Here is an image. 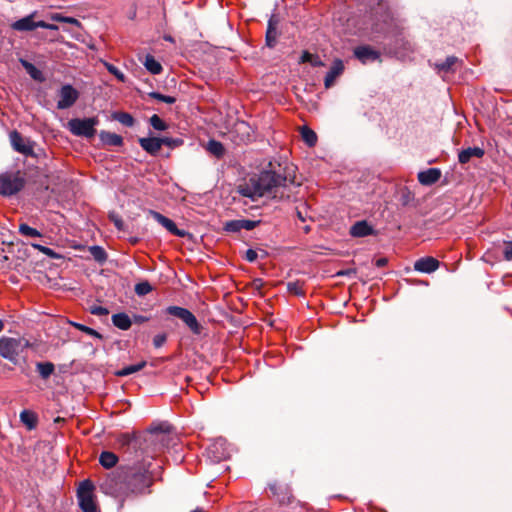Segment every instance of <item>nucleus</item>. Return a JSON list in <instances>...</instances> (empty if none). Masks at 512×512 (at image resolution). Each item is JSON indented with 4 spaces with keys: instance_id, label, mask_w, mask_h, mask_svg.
<instances>
[{
    "instance_id": "7c9ffc66",
    "label": "nucleus",
    "mask_w": 512,
    "mask_h": 512,
    "mask_svg": "<svg viewBox=\"0 0 512 512\" xmlns=\"http://www.w3.org/2000/svg\"><path fill=\"white\" fill-rule=\"evenodd\" d=\"M235 131L242 134L241 141L247 142L251 138V127L244 121L235 124Z\"/></svg>"
},
{
    "instance_id": "c03bdc74",
    "label": "nucleus",
    "mask_w": 512,
    "mask_h": 512,
    "mask_svg": "<svg viewBox=\"0 0 512 512\" xmlns=\"http://www.w3.org/2000/svg\"><path fill=\"white\" fill-rule=\"evenodd\" d=\"M106 69L113 74L120 82H125V75L116 66L108 62L104 63Z\"/></svg>"
},
{
    "instance_id": "4c0bfd02",
    "label": "nucleus",
    "mask_w": 512,
    "mask_h": 512,
    "mask_svg": "<svg viewBox=\"0 0 512 512\" xmlns=\"http://www.w3.org/2000/svg\"><path fill=\"white\" fill-rule=\"evenodd\" d=\"M150 125L158 131H165L168 125L156 114L152 115L149 119Z\"/></svg>"
},
{
    "instance_id": "ddd939ff",
    "label": "nucleus",
    "mask_w": 512,
    "mask_h": 512,
    "mask_svg": "<svg viewBox=\"0 0 512 512\" xmlns=\"http://www.w3.org/2000/svg\"><path fill=\"white\" fill-rule=\"evenodd\" d=\"M151 434L154 437L153 441L161 444L163 447H169L174 439L169 426L161 425L155 427L151 430Z\"/></svg>"
},
{
    "instance_id": "79ce46f5",
    "label": "nucleus",
    "mask_w": 512,
    "mask_h": 512,
    "mask_svg": "<svg viewBox=\"0 0 512 512\" xmlns=\"http://www.w3.org/2000/svg\"><path fill=\"white\" fill-rule=\"evenodd\" d=\"M162 145H165L169 148H176L183 145L184 141L181 138H171V137H162Z\"/></svg>"
},
{
    "instance_id": "6e6552de",
    "label": "nucleus",
    "mask_w": 512,
    "mask_h": 512,
    "mask_svg": "<svg viewBox=\"0 0 512 512\" xmlns=\"http://www.w3.org/2000/svg\"><path fill=\"white\" fill-rule=\"evenodd\" d=\"M166 312L169 315L175 316L179 319H181L189 328L190 330L195 333L199 334L201 331V326L198 323L196 317L191 313L188 309L182 308L179 306H169L166 309Z\"/></svg>"
},
{
    "instance_id": "864d4df0",
    "label": "nucleus",
    "mask_w": 512,
    "mask_h": 512,
    "mask_svg": "<svg viewBox=\"0 0 512 512\" xmlns=\"http://www.w3.org/2000/svg\"><path fill=\"white\" fill-rule=\"evenodd\" d=\"M503 255L505 260L512 261V241L505 242Z\"/></svg>"
},
{
    "instance_id": "09e8293b",
    "label": "nucleus",
    "mask_w": 512,
    "mask_h": 512,
    "mask_svg": "<svg viewBox=\"0 0 512 512\" xmlns=\"http://www.w3.org/2000/svg\"><path fill=\"white\" fill-rule=\"evenodd\" d=\"M288 291L295 295H302L303 289L299 282H289L287 285Z\"/></svg>"
},
{
    "instance_id": "6e6d98bb",
    "label": "nucleus",
    "mask_w": 512,
    "mask_h": 512,
    "mask_svg": "<svg viewBox=\"0 0 512 512\" xmlns=\"http://www.w3.org/2000/svg\"><path fill=\"white\" fill-rule=\"evenodd\" d=\"M92 313L95 314V315H107L108 314V310L105 308V307H102V306H98V307H95L92 309Z\"/></svg>"
},
{
    "instance_id": "72a5a7b5",
    "label": "nucleus",
    "mask_w": 512,
    "mask_h": 512,
    "mask_svg": "<svg viewBox=\"0 0 512 512\" xmlns=\"http://www.w3.org/2000/svg\"><path fill=\"white\" fill-rule=\"evenodd\" d=\"M113 118L126 127H132L134 125L133 116L127 112H117L113 115Z\"/></svg>"
},
{
    "instance_id": "bb28decb",
    "label": "nucleus",
    "mask_w": 512,
    "mask_h": 512,
    "mask_svg": "<svg viewBox=\"0 0 512 512\" xmlns=\"http://www.w3.org/2000/svg\"><path fill=\"white\" fill-rule=\"evenodd\" d=\"M310 63L313 67H322L324 66V62L320 59L318 55L311 54L308 51H304L299 60V63Z\"/></svg>"
},
{
    "instance_id": "dca6fc26",
    "label": "nucleus",
    "mask_w": 512,
    "mask_h": 512,
    "mask_svg": "<svg viewBox=\"0 0 512 512\" xmlns=\"http://www.w3.org/2000/svg\"><path fill=\"white\" fill-rule=\"evenodd\" d=\"M439 267V261L431 256L422 257L414 263V269L422 273H432Z\"/></svg>"
},
{
    "instance_id": "412c9836",
    "label": "nucleus",
    "mask_w": 512,
    "mask_h": 512,
    "mask_svg": "<svg viewBox=\"0 0 512 512\" xmlns=\"http://www.w3.org/2000/svg\"><path fill=\"white\" fill-rule=\"evenodd\" d=\"M374 233L373 227L367 221H358L350 229L353 237H365Z\"/></svg>"
},
{
    "instance_id": "3c124183",
    "label": "nucleus",
    "mask_w": 512,
    "mask_h": 512,
    "mask_svg": "<svg viewBox=\"0 0 512 512\" xmlns=\"http://www.w3.org/2000/svg\"><path fill=\"white\" fill-rule=\"evenodd\" d=\"M258 221H252L248 219H241V227L247 231L253 230L257 225Z\"/></svg>"
},
{
    "instance_id": "2f4dec72",
    "label": "nucleus",
    "mask_w": 512,
    "mask_h": 512,
    "mask_svg": "<svg viewBox=\"0 0 512 512\" xmlns=\"http://www.w3.org/2000/svg\"><path fill=\"white\" fill-rule=\"evenodd\" d=\"M301 136L304 142L310 147L314 146L317 142L316 133L306 126L302 127Z\"/></svg>"
},
{
    "instance_id": "c9c22d12",
    "label": "nucleus",
    "mask_w": 512,
    "mask_h": 512,
    "mask_svg": "<svg viewBox=\"0 0 512 512\" xmlns=\"http://www.w3.org/2000/svg\"><path fill=\"white\" fill-rule=\"evenodd\" d=\"M89 251H90V254L92 255V257L100 262V263H103L104 261H106L107 259V253L105 252V250L100 247V246H91L89 248Z\"/></svg>"
},
{
    "instance_id": "37998d69",
    "label": "nucleus",
    "mask_w": 512,
    "mask_h": 512,
    "mask_svg": "<svg viewBox=\"0 0 512 512\" xmlns=\"http://www.w3.org/2000/svg\"><path fill=\"white\" fill-rule=\"evenodd\" d=\"M149 96L153 99H156L161 102H165L167 104H173L176 102V98L173 96L163 95L159 92H151L149 93Z\"/></svg>"
},
{
    "instance_id": "de8ad7c7",
    "label": "nucleus",
    "mask_w": 512,
    "mask_h": 512,
    "mask_svg": "<svg viewBox=\"0 0 512 512\" xmlns=\"http://www.w3.org/2000/svg\"><path fill=\"white\" fill-rule=\"evenodd\" d=\"M72 325L74 327H76L77 329H79L80 331L85 332L88 335H91L93 337H97L99 339L102 338V336L96 330H94V329H92L90 327H87V326L79 324V323H72Z\"/></svg>"
},
{
    "instance_id": "f3484780",
    "label": "nucleus",
    "mask_w": 512,
    "mask_h": 512,
    "mask_svg": "<svg viewBox=\"0 0 512 512\" xmlns=\"http://www.w3.org/2000/svg\"><path fill=\"white\" fill-rule=\"evenodd\" d=\"M355 57L363 64L379 59V53L370 46H359L354 50Z\"/></svg>"
},
{
    "instance_id": "13d9d810",
    "label": "nucleus",
    "mask_w": 512,
    "mask_h": 512,
    "mask_svg": "<svg viewBox=\"0 0 512 512\" xmlns=\"http://www.w3.org/2000/svg\"><path fill=\"white\" fill-rule=\"evenodd\" d=\"M387 263H388V260H387V258H384V257L379 258V259H377V260L375 261V265H376L377 267H384V266H386V265H387Z\"/></svg>"
},
{
    "instance_id": "393cba45",
    "label": "nucleus",
    "mask_w": 512,
    "mask_h": 512,
    "mask_svg": "<svg viewBox=\"0 0 512 512\" xmlns=\"http://www.w3.org/2000/svg\"><path fill=\"white\" fill-rule=\"evenodd\" d=\"M99 462L104 468L110 469L117 464L118 457L113 452L103 451L99 456Z\"/></svg>"
},
{
    "instance_id": "e2e57ef3",
    "label": "nucleus",
    "mask_w": 512,
    "mask_h": 512,
    "mask_svg": "<svg viewBox=\"0 0 512 512\" xmlns=\"http://www.w3.org/2000/svg\"><path fill=\"white\" fill-rule=\"evenodd\" d=\"M191 512H204L201 508H196L194 510H192Z\"/></svg>"
},
{
    "instance_id": "58836bf2",
    "label": "nucleus",
    "mask_w": 512,
    "mask_h": 512,
    "mask_svg": "<svg viewBox=\"0 0 512 512\" xmlns=\"http://www.w3.org/2000/svg\"><path fill=\"white\" fill-rule=\"evenodd\" d=\"M223 229H224V231H226L228 233H237V232L241 231L242 230L241 219L225 222Z\"/></svg>"
},
{
    "instance_id": "603ef678",
    "label": "nucleus",
    "mask_w": 512,
    "mask_h": 512,
    "mask_svg": "<svg viewBox=\"0 0 512 512\" xmlns=\"http://www.w3.org/2000/svg\"><path fill=\"white\" fill-rule=\"evenodd\" d=\"M109 219L114 223V225L116 226V228L118 230H123L124 223H123L122 219L117 214H115V213L110 214Z\"/></svg>"
},
{
    "instance_id": "473e14b6",
    "label": "nucleus",
    "mask_w": 512,
    "mask_h": 512,
    "mask_svg": "<svg viewBox=\"0 0 512 512\" xmlns=\"http://www.w3.org/2000/svg\"><path fill=\"white\" fill-rule=\"evenodd\" d=\"M37 371L43 379H47L54 372V364L51 362H39L36 365Z\"/></svg>"
},
{
    "instance_id": "a19ab883",
    "label": "nucleus",
    "mask_w": 512,
    "mask_h": 512,
    "mask_svg": "<svg viewBox=\"0 0 512 512\" xmlns=\"http://www.w3.org/2000/svg\"><path fill=\"white\" fill-rule=\"evenodd\" d=\"M151 291H152V286L147 281L140 282L135 285V292L139 296L147 295Z\"/></svg>"
},
{
    "instance_id": "ea45409f",
    "label": "nucleus",
    "mask_w": 512,
    "mask_h": 512,
    "mask_svg": "<svg viewBox=\"0 0 512 512\" xmlns=\"http://www.w3.org/2000/svg\"><path fill=\"white\" fill-rule=\"evenodd\" d=\"M19 232L22 235L27 236V237H40L41 236V233L37 229L32 228L25 223L20 224Z\"/></svg>"
},
{
    "instance_id": "c756f323",
    "label": "nucleus",
    "mask_w": 512,
    "mask_h": 512,
    "mask_svg": "<svg viewBox=\"0 0 512 512\" xmlns=\"http://www.w3.org/2000/svg\"><path fill=\"white\" fill-rule=\"evenodd\" d=\"M207 150L214 156L220 158L224 155L225 148L223 144L216 140H210L207 143Z\"/></svg>"
},
{
    "instance_id": "cd10ccee",
    "label": "nucleus",
    "mask_w": 512,
    "mask_h": 512,
    "mask_svg": "<svg viewBox=\"0 0 512 512\" xmlns=\"http://www.w3.org/2000/svg\"><path fill=\"white\" fill-rule=\"evenodd\" d=\"M277 39V29L276 23L271 18L268 23V28L266 32V43L269 47H273L276 43Z\"/></svg>"
},
{
    "instance_id": "b1692460",
    "label": "nucleus",
    "mask_w": 512,
    "mask_h": 512,
    "mask_svg": "<svg viewBox=\"0 0 512 512\" xmlns=\"http://www.w3.org/2000/svg\"><path fill=\"white\" fill-rule=\"evenodd\" d=\"M20 420L29 430L34 429L38 422L36 413L30 410H23L20 413Z\"/></svg>"
},
{
    "instance_id": "9d476101",
    "label": "nucleus",
    "mask_w": 512,
    "mask_h": 512,
    "mask_svg": "<svg viewBox=\"0 0 512 512\" xmlns=\"http://www.w3.org/2000/svg\"><path fill=\"white\" fill-rule=\"evenodd\" d=\"M58 109H67L74 105L79 98V92L70 84L63 85L58 92Z\"/></svg>"
},
{
    "instance_id": "680f3d73",
    "label": "nucleus",
    "mask_w": 512,
    "mask_h": 512,
    "mask_svg": "<svg viewBox=\"0 0 512 512\" xmlns=\"http://www.w3.org/2000/svg\"><path fill=\"white\" fill-rule=\"evenodd\" d=\"M3 329H4V323L2 320H0V333L2 332Z\"/></svg>"
},
{
    "instance_id": "c85d7f7f",
    "label": "nucleus",
    "mask_w": 512,
    "mask_h": 512,
    "mask_svg": "<svg viewBox=\"0 0 512 512\" xmlns=\"http://www.w3.org/2000/svg\"><path fill=\"white\" fill-rule=\"evenodd\" d=\"M146 366V361H141L134 365H129L116 372L117 376L125 377L130 374L136 373Z\"/></svg>"
},
{
    "instance_id": "a211bd4d",
    "label": "nucleus",
    "mask_w": 512,
    "mask_h": 512,
    "mask_svg": "<svg viewBox=\"0 0 512 512\" xmlns=\"http://www.w3.org/2000/svg\"><path fill=\"white\" fill-rule=\"evenodd\" d=\"M162 139L158 137L140 138L139 144L141 148L150 155H157L162 147Z\"/></svg>"
},
{
    "instance_id": "f8f14e48",
    "label": "nucleus",
    "mask_w": 512,
    "mask_h": 512,
    "mask_svg": "<svg viewBox=\"0 0 512 512\" xmlns=\"http://www.w3.org/2000/svg\"><path fill=\"white\" fill-rule=\"evenodd\" d=\"M10 140L14 150H16L17 152L22 153L24 155L33 154V145L29 141L25 140L19 132H11Z\"/></svg>"
},
{
    "instance_id": "20e7f679",
    "label": "nucleus",
    "mask_w": 512,
    "mask_h": 512,
    "mask_svg": "<svg viewBox=\"0 0 512 512\" xmlns=\"http://www.w3.org/2000/svg\"><path fill=\"white\" fill-rule=\"evenodd\" d=\"M25 178L20 171L0 174V195L12 196L23 189Z\"/></svg>"
},
{
    "instance_id": "aec40b11",
    "label": "nucleus",
    "mask_w": 512,
    "mask_h": 512,
    "mask_svg": "<svg viewBox=\"0 0 512 512\" xmlns=\"http://www.w3.org/2000/svg\"><path fill=\"white\" fill-rule=\"evenodd\" d=\"M484 153V149L480 147H468L459 152L458 161L460 164H467L472 158H482Z\"/></svg>"
},
{
    "instance_id": "423d86ee",
    "label": "nucleus",
    "mask_w": 512,
    "mask_h": 512,
    "mask_svg": "<svg viewBox=\"0 0 512 512\" xmlns=\"http://www.w3.org/2000/svg\"><path fill=\"white\" fill-rule=\"evenodd\" d=\"M98 122V119L95 117L85 119L74 118L68 122V128L76 136L91 138L96 133L95 126Z\"/></svg>"
},
{
    "instance_id": "5701e85b",
    "label": "nucleus",
    "mask_w": 512,
    "mask_h": 512,
    "mask_svg": "<svg viewBox=\"0 0 512 512\" xmlns=\"http://www.w3.org/2000/svg\"><path fill=\"white\" fill-rule=\"evenodd\" d=\"M111 320L113 325L121 330H128L132 325V320L126 313L113 314Z\"/></svg>"
},
{
    "instance_id": "4d7b16f0",
    "label": "nucleus",
    "mask_w": 512,
    "mask_h": 512,
    "mask_svg": "<svg viewBox=\"0 0 512 512\" xmlns=\"http://www.w3.org/2000/svg\"><path fill=\"white\" fill-rule=\"evenodd\" d=\"M131 320L134 323L141 324V323L147 322L149 320V318L146 316H143V315H134L133 319H131Z\"/></svg>"
},
{
    "instance_id": "7ed1b4c3",
    "label": "nucleus",
    "mask_w": 512,
    "mask_h": 512,
    "mask_svg": "<svg viewBox=\"0 0 512 512\" xmlns=\"http://www.w3.org/2000/svg\"><path fill=\"white\" fill-rule=\"evenodd\" d=\"M29 346V342L23 338L1 337L0 338V355L17 365L19 356Z\"/></svg>"
},
{
    "instance_id": "6ab92c4d",
    "label": "nucleus",
    "mask_w": 512,
    "mask_h": 512,
    "mask_svg": "<svg viewBox=\"0 0 512 512\" xmlns=\"http://www.w3.org/2000/svg\"><path fill=\"white\" fill-rule=\"evenodd\" d=\"M440 177L441 171L438 168H429L418 173V181L426 186L436 183Z\"/></svg>"
},
{
    "instance_id": "bf43d9fd",
    "label": "nucleus",
    "mask_w": 512,
    "mask_h": 512,
    "mask_svg": "<svg viewBox=\"0 0 512 512\" xmlns=\"http://www.w3.org/2000/svg\"><path fill=\"white\" fill-rule=\"evenodd\" d=\"M297 215L301 221H305V218L302 216V213L300 211L297 212Z\"/></svg>"
},
{
    "instance_id": "2eb2a0df",
    "label": "nucleus",
    "mask_w": 512,
    "mask_h": 512,
    "mask_svg": "<svg viewBox=\"0 0 512 512\" xmlns=\"http://www.w3.org/2000/svg\"><path fill=\"white\" fill-rule=\"evenodd\" d=\"M343 71H344L343 61L340 59L334 60L330 70L328 71V73L326 74L325 79H324L325 88L326 89L331 88L334 85L336 79L343 73Z\"/></svg>"
},
{
    "instance_id": "a878e982",
    "label": "nucleus",
    "mask_w": 512,
    "mask_h": 512,
    "mask_svg": "<svg viewBox=\"0 0 512 512\" xmlns=\"http://www.w3.org/2000/svg\"><path fill=\"white\" fill-rule=\"evenodd\" d=\"M143 64L151 74L157 75L162 71L161 64L152 55H147Z\"/></svg>"
},
{
    "instance_id": "8fccbe9b",
    "label": "nucleus",
    "mask_w": 512,
    "mask_h": 512,
    "mask_svg": "<svg viewBox=\"0 0 512 512\" xmlns=\"http://www.w3.org/2000/svg\"><path fill=\"white\" fill-rule=\"evenodd\" d=\"M167 340V335L165 333H160L154 336L153 338V345L155 348L162 347Z\"/></svg>"
},
{
    "instance_id": "1a4fd4ad",
    "label": "nucleus",
    "mask_w": 512,
    "mask_h": 512,
    "mask_svg": "<svg viewBox=\"0 0 512 512\" xmlns=\"http://www.w3.org/2000/svg\"><path fill=\"white\" fill-rule=\"evenodd\" d=\"M12 28L17 31H33L36 28H45L49 30H56L57 26L46 23L45 21H33V15L26 16L12 24Z\"/></svg>"
},
{
    "instance_id": "49530a36",
    "label": "nucleus",
    "mask_w": 512,
    "mask_h": 512,
    "mask_svg": "<svg viewBox=\"0 0 512 512\" xmlns=\"http://www.w3.org/2000/svg\"><path fill=\"white\" fill-rule=\"evenodd\" d=\"M52 19L55 21H58V22H64V23H69V24L75 25V26H80L79 20H77L76 18H73V17H67V16H62L60 14H55L52 16Z\"/></svg>"
},
{
    "instance_id": "a18cd8bd",
    "label": "nucleus",
    "mask_w": 512,
    "mask_h": 512,
    "mask_svg": "<svg viewBox=\"0 0 512 512\" xmlns=\"http://www.w3.org/2000/svg\"><path fill=\"white\" fill-rule=\"evenodd\" d=\"M32 247L37 249L38 251H40L41 253L45 254L46 256H48L50 258L56 259L59 257L58 254L53 249H51L49 247H46V246H43L40 244H35V243L32 244Z\"/></svg>"
},
{
    "instance_id": "39448f33",
    "label": "nucleus",
    "mask_w": 512,
    "mask_h": 512,
    "mask_svg": "<svg viewBox=\"0 0 512 512\" xmlns=\"http://www.w3.org/2000/svg\"><path fill=\"white\" fill-rule=\"evenodd\" d=\"M94 489L95 487L90 480L82 481L78 487L77 498L83 512H98Z\"/></svg>"
},
{
    "instance_id": "052dcab7",
    "label": "nucleus",
    "mask_w": 512,
    "mask_h": 512,
    "mask_svg": "<svg viewBox=\"0 0 512 512\" xmlns=\"http://www.w3.org/2000/svg\"><path fill=\"white\" fill-rule=\"evenodd\" d=\"M351 271H340L338 275H348Z\"/></svg>"
},
{
    "instance_id": "f03ea898",
    "label": "nucleus",
    "mask_w": 512,
    "mask_h": 512,
    "mask_svg": "<svg viewBox=\"0 0 512 512\" xmlns=\"http://www.w3.org/2000/svg\"><path fill=\"white\" fill-rule=\"evenodd\" d=\"M152 483L145 465L121 467L110 473L101 485L106 494L115 497L143 493Z\"/></svg>"
},
{
    "instance_id": "f704fd0d",
    "label": "nucleus",
    "mask_w": 512,
    "mask_h": 512,
    "mask_svg": "<svg viewBox=\"0 0 512 512\" xmlns=\"http://www.w3.org/2000/svg\"><path fill=\"white\" fill-rule=\"evenodd\" d=\"M22 65L26 69L27 73L35 80L42 81V72L37 69L33 64L28 61L22 60Z\"/></svg>"
},
{
    "instance_id": "f257e3e1",
    "label": "nucleus",
    "mask_w": 512,
    "mask_h": 512,
    "mask_svg": "<svg viewBox=\"0 0 512 512\" xmlns=\"http://www.w3.org/2000/svg\"><path fill=\"white\" fill-rule=\"evenodd\" d=\"M295 187L294 177L290 172L282 174L279 168L277 171L265 170L250 177L248 181L239 185L238 192L252 200L260 197L283 200L292 196Z\"/></svg>"
},
{
    "instance_id": "9b49d317",
    "label": "nucleus",
    "mask_w": 512,
    "mask_h": 512,
    "mask_svg": "<svg viewBox=\"0 0 512 512\" xmlns=\"http://www.w3.org/2000/svg\"><path fill=\"white\" fill-rule=\"evenodd\" d=\"M207 453L214 462H220L230 456L226 441L223 439H218L210 444L207 448Z\"/></svg>"
},
{
    "instance_id": "5fc2aeb1",
    "label": "nucleus",
    "mask_w": 512,
    "mask_h": 512,
    "mask_svg": "<svg viewBox=\"0 0 512 512\" xmlns=\"http://www.w3.org/2000/svg\"><path fill=\"white\" fill-rule=\"evenodd\" d=\"M257 252L253 249H248L245 253V259L248 261V262H254L256 259H257Z\"/></svg>"
},
{
    "instance_id": "4be33fe9",
    "label": "nucleus",
    "mask_w": 512,
    "mask_h": 512,
    "mask_svg": "<svg viewBox=\"0 0 512 512\" xmlns=\"http://www.w3.org/2000/svg\"><path fill=\"white\" fill-rule=\"evenodd\" d=\"M99 137H100V140L105 145L121 146L123 144V138L116 133H112V132H108V131H101L99 134Z\"/></svg>"
},
{
    "instance_id": "0eeeda50",
    "label": "nucleus",
    "mask_w": 512,
    "mask_h": 512,
    "mask_svg": "<svg viewBox=\"0 0 512 512\" xmlns=\"http://www.w3.org/2000/svg\"><path fill=\"white\" fill-rule=\"evenodd\" d=\"M166 312L169 315L175 316L179 319H181L189 328L190 330L195 333L199 334L201 331V326L198 323L196 317L191 313L188 309L182 308L179 306H169L166 309Z\"/></svg>"
},
{
    "instance_id": "4468645a",
    "label": "nucleus",
    "mask_w": 512,
    "mask_h": 512,
    "mask_svg": "<svg viewBox=\"0 0 512 512\" xmlns=\"http://www.w3.org/2000/svg\"><path fill=\"white\" fill-rule=\"evenodd\" d=\"M151 216L164 228H166L171 234L179 237H184L186 232L177 228L176 224L169 218L165 217L159 212L150 211Z\"/></svg>"
},
{
    "instance_id": "e433bc0d",
    "label": "nucleus",
    "mask_w": 512,
    "mask_h": 512,
    "mask_svg": "<svg viewBox=\"0 0 512 512\" xmlns=\"http://www.w3.org/2000/svg\"><path fill=\"white\" fill-rule=\"evenodd\" d=\"M458 62V58L455 56H449L446 60L440 64H437L436 67L439 71L449 72L453 70L454 65Z\"/></svg>"
}]
</instances>
